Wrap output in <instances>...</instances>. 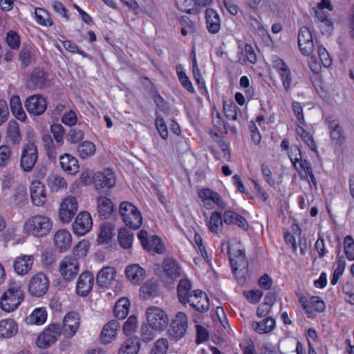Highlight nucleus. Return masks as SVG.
Instances as JSON below:
<instances>
[{
    "mask_svg": "<svg viewBox=\"0 0 354 354\" xmlns=\"http://www.w3.org/2000/svg\"><path fill=\"white\" fill-rule=\"evenodd\" d=\"M138 319L136 315H131L124 322L123 326V332L125 335H129L132 334L137 328Z\"/></svg>",
    "mask_w": 354,
    "mask_h": 354,
    "instance_id": "13d9d810",
    "label": "nucleus"
},
{
    "mask_svg": "<svg viewBox=\"0 0 354 354\" xmlns=\"http://www.w3.org/2000/svg\"><path fill=\"white\" fill-rule=\"evenodd\" d=\"M167 340L160 339L156 342L151 354H165L167 353Z\"/></svg>",
    "mask_w": 354,
    "mask_h": 354,
    "instance_id": "69168bd1",
    "label": "nucleus"
},
{
    "mask_svg": "<svg viewBox=\"0 0 354 354\" xmlns=\"http://www.w3.org/2000/svg\"><path fill=\"white\" fill-rule=\"evenodd\" d=\"M48 287V279L43 272H38L32 276L28 283V290L35 297H41L45 295Z\"/></svg>",
    "mask_w": 354,
    "mask_h": 354,
    "instance_id": "1a4fd4ad",
    "label": "nucleus"
},
{
    "mask_svg": "<svg viewBox=\"0 0 354 354\" xmlns=\"http://www.w3.org/2000/svg\"><path fill=\"white\" fill-rule=\"evenodd\" d=\"M297 149L299 151V157H295V158H292L291 156H290L291 162L299 172L304 171L306 178L309 176L311 182L315 186H316L317 180L313 174L310 162L306 159H302L300 149L297 147Z\"/></svg>",
    "mask_w": 354,
    "mask_h": 354,
    "instance_id": "5701e85b",
    "label": "nucleus"
},
{
    "mask_svg": "<svg viewBox=\"0 0 354 354\" xmlns=\"http://www.w3.org/2000/svg\"><path fill=\"white\" fill-rule=\"evenodd\" d=\"M178 80L180 82L182 86L189 93H194L195 92L192 83L189 77L186 75L184 71L178 72Z\"/></svg>",
    "mask_w": 354,
    "mask_h": 354,
    "instance_id": "338daca9",
    "label": "nucleus"
},
{
    "mask_svg": "<svg viewBox=\"0 0 354 354\" xmlns=\"http://www.w3.org/2000/svg\"><path fill=\"white\" fill-rule=\"evenodd\" d=\"M84 132L77 129H71L66 135V140L71 143H77L84 138Z\"/></svg>",
    "mask_w": 354,
    "mask_h": 354,
    "instance_id": "e2e57ef3",
    "label": "nucleus"
},
{
    "mask_svg": "<svg viewBox=\"0 0 354 354\" xmlns=\"http://www.w3.org/2000/svg\"><path fill=\"white\" fill-rule=\"evenodd\" d=\"M23 299V291L19 288L12 287L2 295L0 306L3 310L12 312L19 307Z\"/></svg>",
    "mask_w": 354,
    "mask_h": 354,
    "instance_id": "39448f33",
    "label": "nucleus"
},
{
    "mask_svg": "<svg viewBox=\"0 0 354 354\" xmlns=\"http://www.w3.org/2000/svg\"><path fill=\"white\" fill-rule=\"evenodd\" d=\"M97 212L102 219L109 218L114 211L111 200L106 196H99L97 198Z\"/></svg>",
    "mask_w": 354,
    "mask_h": 354,
    "instance_id": "c756f323",
    "label": "nucleus"
},
{
    "mask_svg": "<svg viewBox=\"0 0 354 354\" xmlns=\"http://www.w3.org/2000/svg\"><path fill=\"white\" fill-rule=\"evenodd\" d=\"M5 41L12 50H17L20 46V36L14 30H10L7 32Z\"/></svg>",
    "mask_w": 354,
    "mask_h": 354,
    "instance_id": "09e8293b",
    "label": "nucleus"
},
{
    "mask_svg": "<svg viewBox=\"0 0 354 354\" xmlns=\"http://www.w3.org/2000/svg\"><path fill=\"white\" fill-rule=\"evenodd\" d=\"M130 302L127 298L120 299L114 306V315L119 319H124L128 315Z\"/></svg>",
    "mask_w": 354,
    "mask_h": 354,
    "instance_id": "58836bf2",
    "label": "nucleus"
},
{
    "mask_svg": "<svg viewBox=\"0 0 354 354\" xmlns=\"http://www.w3.org/2000/svg\"><path fill=\"white\" fill-rule=\"evenodd\" d=\"M30 197L35 206H42L46 201L45 186L39 180H34L30 186Z\"/></svg>",
    "mask_w": 354,
    "mask_h": 354,
    "instance_id": "412c9836",
    "label": "nucleus"
},
{
    "mask_svg": "<svg viewBox=\"0 0 354 354\" xmlns=\"http://www.w3.org/2000/svg\"><path fill=\"white\" fill-rule=\"evenodd\" d=\"M140 295L144 299L156 297L157 295V285L153 280H148L143 286H141Z\"/></svg>",
    "mask_w": 354,
    "mask_h": 354,
    "instance_id": "79ce46f5",
    "label": "nucleus"
},
{
    "mask_svg": "<svg viewBox=\"0 0 354 354\" xmlns=\"http://www.w3.org/2000/svg\"><path fill=\"white\" fill-rule=\"evenodd\" d=\"M53 227L51 219L44 215H35L30 217L24 225V230L30 235L43 237L50 233Z\"/></svg>",
    "mask_w": 354,
    "mask_h": 354,
    "instance_id": "f257e3e1",
    "label": "nucleus"
},
{
    "mask_svg": "<svg viewBox=\"0 0 354 354\" xmlns=\"http://www.w3.org/2000/svg\"><path fill=\"white\" fill-rule=\"evenodd\" d=\"M60 207L67 209L71 213H76L78 207L77 199L73 196L67 197L61 203Z\"/></svg>",
    "mask_w": 354,
    "mask_h": 354,
    "instance_id": "680f3d73",
    "label": "nucleus"
},
{
    "mask_svg": "<svg viewBox=\"0 0 354 354\" xmlns=\"http://www.w3.org/2000/svg\"><path fill=\"white\" fill-rule=\"evenodd\" d=\"M197 312L203 313L209 309V301L207 295L201 290H193V295L189 296L186 301Z\"/></svg>",
    "mask_w": 354,
    "mask_h": 354,
    "instance_id": "2eb2a0df",
    "label": "nucleus"
},
{
    "mask_svg": "<svg viewBox=\"0 0 354 354\" xmlns=\"http://www.w3.org/2000/svg\"><path fill=\"white\" fill-rule=\"evenodd\" d=\"M156 273L160 276L165 287L173 288L177 279V261L173 257H165L162 263V269L157 268Z\"/></svg>",
    "mask_w": 354,
    "mask_h": 354,
    "instance_id": "7ed1b4c3",
    "label": "nucleus"
},
{
    "mask_svg": "<svg viewBox=\"0 0 354 354\" xmlns=\"http://www.w3.org/2000/svg\"><path fill=\"white\" fill-rule=\"evenodd\" d=\"M93 275L88 271L82 272L77 280L76 292L78 295L86 297L92 290L93 286Z\"/></svg>",
    "mask_w": 354,
    "mask_h": 354,
    "instance_id": "aec40b11",
    "label": "nucleus"
},
{
    "mask_svg": "<svg viewBox=\"0 0 354 354\" xmlns=\"http://www.w3.org/2000/svg\"><path fill=\"white\" fill-rule=\"evenodd\" d=\"M25 108L30 114L42 115L47 108V102L41 95H32L25 101Z\"/></svg>",
    "mask_w": 354,
    "mask_h": 354,
    "instance_id": "4468645a",
    "label": "nucleus"
},
{
    "mask_svg": "<svg viewBox=\"0 0 354 354\" xmlns=\"http://www.w3.org/2000/svg\"><path fill=\"white\" fill-rule=\"evenodd\" d=\"M37 22L42 26H51L53 21L46 10L41 8H37L35 10Z\"/></svg>",
    "mask_w": 354,
    "mask_h": 354,
    "instance_id": "de8ad7c7",
    "label": "nucleus"
},
{
    "mask_svg": "<svg viewBox=\"0 0 354 354\" xmlns=\"http://www.w3.org/2000/svg\"><path fill=\"white\" fill-rule=\"evenodd\" d=\"M54 243L59 252H65L71 244V235L65 230H58L54 236Z\"/></svg>",
    "mask_w": 354,
    "mask_h": 354,
    "instance_id": "c85d7f7f",
    "label": "nucleus"
},
{
    "mask_svg": "<svg viewBox=\"0 0 354 354\" xmlns=\"http://www.w3.org/2000/svg\"><path fill=\"white\" fill-rule=\"evenodd\" d=\"M10 106L12 114L21 121L26 119V114L24 112L20 97L18 95H13L10 100Z\"/></svg>",
    "mask_w": 354,
    "mask_h": 354,
    "instance_id": "e433bc0d",
    "label": "nucleus"
},
{
    "mask_svg": "<svg viewBox=\"0 0 354 354\" xmlns=\"http://www.w3.org/2000/svg\"><path fill=\"white\" fill-rule=\"evenodd\" d=\"M46 183L51 192H57L61 189H66L67 187L65 179L57 174L49 175L47 178Z\"/></svg>",
    "mask_w": 354,
    "mask_h": 354,
    "instance_id": "c9c22d12",
    "label": "nucleus"
},
{
    "mask_svg": "<svg viewBox=\"0 0 354 354\" xmlns=\"http://www.w3.org/2000/svg\"><path fill=\"white\" fill-rule=\"evenodd\" d=\"M59 272L65 281L73 280L79 272V263L76 257L67 256L59 263Z\"/></svg>",
    "mask_w": 354,
    "mask_h": 354,
    "instance_id": "9d476101",
    "label": "nucleus"
},
{
    "mask_svg": "<svg viewBox=\"0 0 354 354\" xmlns=\"http://www.w3.org/2000/svg\"><path fill=\"white\" fill-rule=\"evenodd\" d=\"M273 67L279 73L284 89L286 91H288L290 88L292 81L291 72L288 66L281 59L277 58L273 62Z\"/></svg>",
    "mask_w": 354,
    "mask_h": 354,
    "instance_id": "4be33fe9",
    "label": "nucleus"
},
{
    "mask_svg": "<svg viewBox=\"0 0 354 354\" xmlns=\"http://www.w3.org/2000/svg\"><path fill=\"white\" fill-rule=\"evenodd\" d=\"M92 225L90 214L87 212H82L77 216L73 224V230L75 234L83 236L91 230Z\"/></svg>",
    "mask_w": 354,
    "mask_h": 354,
    "instance_id": "a211bd4d",
    "label": "nucleus"
},
{
    "mask_svg": "<svg viewBox=\"0 0 354 354\" xmlns=\"http://www.w3.org/2000/svg\"><path fill=\"white\" fill-rule=\"evenodd\" d=\"M296 132L312 151H317V146L314 139L308 131H306L302 127L298 126L296 128Z\"/></svg>",
    "mask_w": 354,
    "mask_h": 354,
    "instance_id": "a18cd8bd",
    "label": "nucleus"
},
{
    "mask_svg": "<svg viewBox=\"0 0 354 354\" xmlns=\"http://www.w3.org/2000/svg\"><path fill=\"white\" fill-rule=\"evenodd\" d=\"M146 317L149 326L156 330H164L169 324L167 315L158 307H149L146 311Z\"/></svg>",
    "mask_w": 354,
    "mask_h": 354,
    "instance_id": "423d86ee",
    "label": "nucleus"
},
{
    "mask_svg": "<svg viewBox=\"0 0 354 354\" xmlns=\"http://www.w3.org/2000/svg\"><path fill=\"white\" fill-rule=\"evenodd\" d=\"M149 324L142 326L140 334L143 342H150L155 338V333Z\"/></svg>",
    "mask_w": 354,
    "mask_h": 354,
    "instance_id": "774afa93",
    "label": "nucleus"
},
{
    "mask_svg": "<svg viewBox=\"0 0 354 354\" xmlns=\"http://www.w3.org/2000/svg\"><path fill=\"white\" fill-rule=\"evenodd\" d=\"M237 106L236 104L232 101L223 102V111L225 117L232 120H236L237 119Z\"/></svg>",
    "mask_w": 354,
    "mask_h": 354,
    "instance_id": "603ef678",
    "label": "nucleus"
},
{
    "mask_svg": "<svg viewBox=\"0 0 354 354\" xmlns=\"http://www.w3.org/2000/svg\"><path fill=\"white\" fill-rule=\"evenodd\" d=\"M59 164L63 171L69 174H75L79 171L77 160L69 153L60 156Z\"/></svg>",
    "mask_w": 354,
    "mask_h": 354,
    "instance_id": "2f4dec72",
    "label": "nucleus"
},
{
    "mask_svg": "<svg viewBox=\"0 0 354 354\" xmlns=\"http://www.w3.org/2000/svg\"><path fill=\"white\" fill-rule=\"evenodd\" d=\"M50 80L48 73L41 68L34 69L26 83V86L30 90L42 89L49 85Z\"/></svg>",
    "mask_w": 354,
    "mask_h": 354,
    "instance_id": "f8f14e48",
    "label": "nucleus"
},
{
    "mask_svg": "<svg viewBox=\"0 0 354 354\" xmlns=\"http://www.w3.org/2000/svg\"><path fill=\"white\" fill-rule=\"evenodd\" d=\"M140 347V339L130 337L120 346L118 354H138Z\"/></svg>",
    "mask_w": 354,
    "mask_h": 354,
    "instance_id": "f704fd0d",
    "label": "nucleus"
},
{
    "mask_svg": "<svg viewBox=\"0 0 354 354\" xmlns=\"http://www.w3.org/2000/svg\"><path fill=\"white\" fill-rule=\"evenodd\" d=\"M95 152V145L90 141L82 142L77 147V153L81 158L86 159L93 156Z\"/></svg>",
    "mask_w": 354,
    "mask_h": 354,
    "instance_id": "37998d69",
    "label": "nucleus"
},
{
    "mask_svg": "<svg viewBox=\"0 0 354 354\" xmlns=\"http://www.w3.org/2000/svg\"><path fill=\"white\" fill-rule=\"evenodd\" d=\"M223 221L227 225H236L243 230L247 231L249 228L248 221L239 214L233 211H225L223 214Z\"/></svg>",
    "mask_w": 354,
    "mask_h": 354,
    "instance_id": "cd10ccee",
    "label": "nucleus"
},
{
    "mask_svg": "<svg viewBox=\"0 0 354 354\" xmlns=\"http://www.w3.org/2000/svg\"><path fill=\"white\" fill-rule=\"evenodd\" d=\"M80 320V315L76 312H70L66 314L61 326L62 333L66 337H72L79 329Z\"/></svg>",
    "mask_w": 354,
    "mask_h": 354,
    "instance_id": "ddd939ff",
    "label": "nucleus"
},
{
    "mask_svg": "<svg viewBox=\"0 0 354 354\" xmlns=\"http://www.w3.org/2000/svg\"><path fill=\"white\" fill-rule=\"evenodd\" d=\"M46 317L47 313L44 308H37L31 314L30 320L34 324L41 325L46 322Z\"/></svg>",
    "mask_w": 354,
    "mask_h": 354,
    "instance_id": "3c124183",
    "label": "nucleus"
},
{
    "mask_svg": "<svg viewBox=\"0 0 354 354\" xmlns=\"http://www.w3.org/2000/svg\"><path fill=\"white\" fill-rule=\"evenodd\" d=\"M38 159L37 147L33 142L26 144L21 151L20 167L24 172H30L34 168Z\"/></svg>",
    "mask_w": 354,
    "mask_h": 354,
    "instance_id": "0eeeda50",
    "label": "nucleus"
},
{
    "mask_svg": "<svg viewBox=\"0 0 354 354\" xmlns=\"http://www.w3.org/2000/svg\"><path fill=\"white\" fill-rule=\"evenodd\" d=\"M89 243L86 240L80 241L73 248V254L78 258L84 257L88 252L89 248Z\"/></svg>",
    "mask_w": 354,
    "mask_h": 354,
    "instance_id": "6e6d98bb",
    "label": "nucleus"
},
{
    "mask_svg": "<svg viewBox=\"0 0 354 354\" xmlns=\"http://www.w3.org/2000/svg\"><path fill=\"white\" fill-rule=\"evenodd\" d=\"M328 124L332 140L336 144H342L344 140V137L339 122L335 120L328 119Z\"/></svg>",
    "mask_w": 354,
    "mask_h": 354,
    "instance_id": "4c0bfd02",
    "label": "nucleus"
},
{
    "mask_svg": "<svg viewBox=\"0 0 354 354\" xmlns=\"http://www.w3.org/2000/svg\"><path fill=\"white\" fill-rule=\"evenodd\" d=\"M7 137L12 144H18L21 140L19 124L15 121H10L7 127Z\"/></svg>",
    "mask_w": 354,
    "mask_h": 354,
    "instance_id": "ea45409f",
    "label": "nucleus"
},
{
    "mask_svg": "<svg viewBox=\"0 0 354 354\" xmlns=\"http://www.w3.org/2000/svg\"><path fill=\"white\" fill-rule=\"evenodd\" d=\"M61 334V325L52 324L38 336L36 344L41 348H46L54 344Z\"/></svg>",
    "mask_w": 354,
    "mask_h": 354,
    "instance_id": "6e6552de",
    "label": "nucleus"
},
{
    "mask_svg": "<svg viewBox=\"0 0 354 354\" xmlns=\"http://www.w3.org/2000/svg\"><path fill=\"white\" fill-rule=\"evenodd\" d=\"M127 277L133 284H140L145 278V270L138 264L128 266L125 270Z\"/></svg>",
    "mask_w": 354,
    "mask_h": 354,
    "instance_id": "7c9ffc66",
    "label": "nucleus"
},
{
    "mask_svg": "<svg viewBox=\"0 0 354 354\" xmlns=\"http://www.w3.org/2000/svg\"><path fill=\"white\" fill-rule=\"evenodd\" d=\"M113 227L111 225H104L101 227V232L99 236V243H109L113 236Z\"/></svg>",
    "mask_w": 354,
    "mask_h": 354,
    "instance_id": "864d4df0",
    "label": "nucleus"
},
{
    "mask_svg": "<svg viewBox=\"0 0 354 354\" xmlns=\"http://www.w3.org/2000/svg\"><path fill=\"white\" fill-rule=\"evenodd\" d=\"M115 269L113 267H104L97 274L96 281L97 285L101 288L109 287L115 279Z\"/></svg>",
    "mask_w": 354,
    "mask_h": 354,
    "instance_id": "a878e982",
    "label": "nucleus"
},
{
    "mask_svg": "<svg viewBox=\"0 0 354 354\" xmlns=\"http://www.w3.org/2000/svg\"><path fill=\"white\" fill-rule=\"evenodd\" d=\"M18 326L12 319H5L0 321V337L9 338L17 334Z\"/></svg>",
    "mask_w": 354,
    "mask_h": 354,
    "instance_id": "473e14b6",
    "label": "nucleus"
},
{
    "mask_svg": "<svg viewBox=\"0 0 354 354\" xmlns=\"http://www.w3.org/2000/svg\"><path fill=\"white\" fill-rule=\"evenodd\" d=\"M32 48L29 45H24L19 53V59L22 67L29 66L32 62Z\"/></svg>",
    "mask_w": 354,
    "mask_h": 354,
    "instance_id": "49530a36",
    "label": "nucleus"
},
{
    "mask_svg": "<svg viewBox=\"0 0 354 354\" xmlns=\"http://www.w3.org/2000/svg\"><path fill=\"white\" fill-rule=\"evenodd\" d=\"M198 197L202 200L204 207L207 209H212L214 205L223 207L224 203L221 196L216 192L209 188H204L198 192Z\"/></svg>",
    "mask_w": 354,
    "mask_h": 354,
    "instance_id": "f3484780",
    "label": "nucleus"
},
{
    "mask_svg": "<svg viewBox=\"0 0 354 354\" xmlns=\"http://www.w3.org/2000/svg\"><path fill=\"white\" fill-rule=\"evenodd\" d=\"M226 248L234 275L239 283H243L248 272V261L245 252L237 249L232 252L229 243H226Z\"/></svg>",
    "mask_w": 354,
    "mask_h": 354,
    "instance_id": "f03ea898",
    "label": "nucleus"
},
{
    "mask_svg": "<svg viewBox=\"0 0 354 354\" xmlns=\"http://www.w3.org/2000/svg\"><path fill=\"white\" fill-rule=\"evenodd\" d=\"M12 150L6 145L0 146V167H6L10 160Z\"/></svg>",
    "mask_w": 354,
    "mask_h": 354,
    "instance_id": "4d7b16f0",
    "label": "nucleus"
},
{
    "mask_svg": "<svg viewBox=\"0 0 354 354\" xmlns=\"http://www.w3.org/2000/svg\"><path fill=\"white\" fill-rule=\"evenodd\" d=\"M298 46L301 53L310 55L314 49V43L310 31L306 26H302L298 32Z\"/></svg>",
    "mask_w": 354,
    "mask_h": 354,
    "instance_id": "dca6fc26",
    "label": "nucleus"
},
{
    "mask_svg": "<svg viewBox=\"0 0 354 354\" xmlns=\"http://www.w3.org/2000/svg\"><path fill=\"white\" fill-rule=\"evenodd\" d=\"M223 218L221 212H214L212 214L209 221V230L213 233H218L223 226Z\"/></svg>",
    "mask_w": 354,
    "mask_h": 354,
    "instance_id": "c03bdc74",
    "label": "nucleus"
},
{
    "mask_svg": "<svg viewBox=\"0 0 354 354\" xmlns=\"http://www.w3.org/2000/svg\"><path fill=\"white\" fill-rule=\"evenodd\" d=\"M188 319L187 315L181 312H178V339L183 337L187 328Z\"/></svg>",
    "mask_w": 354,
    "mask_h": 354,
    "instance_id": "0e129e2a",
    "label": "nucleus"
},
{
    "mask_svg": "<svg viewBox=\"0 0 354 354\" xmlns=\"http://www.w3.org/2000/svg\"><path fill=\"white\" fill-rule=\"evenodd\" d=\"M192 283L187 277L182 278L178 281V301L185 305L189 296L193 295Z\"/></svg>",
    "mask_w": 354,
    "mask_h": 354,
    "instance_id": "72a5a7b5",
    "label": "nucleus"
},
{
    "mask_svg": "<svg viewBox=\"0 0 354 354\" xmlns=\"http://www.w3.org/2000/svg\"><path fill=\"white\" fill-rule=\"evenodd\" d=\"M34 262L32 255H21L15 259L14 262V269L17 274L24 275L27 274L32 268Z\"/></svg>",
    "mask_w": 354,
    "mask_h": 354,
    "instance_id": "393cba45",
    "label": "nucleus"
},
{
    "mask_svg": "<svg viewBox=\"0 0 354 354\" xmlns=\"http://www.w3.org/2000/svg\"><path fill=\"white\" fill-rule=\"evenodd\" d=\"M193 75L195 81L198 84V89L200 90V92L203 94L207 92L205 81L201 74V71L199 68L197 66L196 60V59L193 61Z\"/></svg>",
    "mask_w": 354,
    "mask_h": 354,
    "instance_id": "8fccbe9b",
    "label": "nucleus"
},
{
    "mask_svg": "<svg viewBox=\"0 0 354 354\" xmlns=\"http://www.w3.org/2000/svg\"><path fill=\"white\" fill-rule=\"evenodd\" d=\"M138 238L145 250L157 254L164 252L165 246L158 236L152 235L149 237L146 231L141 230L138 233Z\"/></svg>",
    "mask_w": 354,
    "mask_h": 354,
    "instance_id": "9b49d317",
    "label": "nucleus"
},
{
    "mask_svg": "<svg viewBox=\"0 0 354 354\" xmlns=\"http://www.w3.org/2000/svg\"><path fill=\"white\" fill-rule=\"evenodd\" d=\"M120 214L126 225L137 230L142 223V217L139 209L132 203L124 201L120 205Z\"/></svg>",
    "mask_w": 354,
    "mask_h": 354,
    "instance_id": "20e7f679",
    "label": "nucleus"
},
{
    "mask_svg": "<svg viewBox=\"0 0 354 354\" xmlns=\"http://www.w3.org/2000/svg\"><path fill=\"white\" fill-rule=\"evenodd\" d=\"M344 250L347 259L354 261V241L351 236L344 238Z\"/></svg>",
    "mask_w": 354,
    "mask_h": 354,
    "instance_id": "bf43d9fd",
    "label": "nucleus"
},
{
    "mask_svg": "<svg viewBox=\"0 0 354 354\" xmlns=\"http://www.w3.org/2000/svg\"><path fill=\"white\" fill-rule=\"evenodd\" d=\"M93 180L97 190L102 188H111L115 184L114 174L109 169H105L103 172L96 173L93 176Z\"/></svg>",
    "mask_w": 354,
    "mask_h": 354,
    "instance_id": "6ab92c4d",
    "label": "nucleus"
},
{
    "mask_svg": "<svg viewBox=\"0 0 354 354\" xmlns=\"http://www.w3.org/2000/svg\"><path fill=\"white\" fill-rule=\"evenodd\" d=\"M50 132L53 135L54 139L57 145H62L63 144V137L64 135V129L60 124H53L50 126Z\"/></svg>",
    "mask_w": 354,
    "mask_h": 354,
    "instance_id": "5fc2aeb1",
    "label": "nucleus"
},
{
    "mask_svg": "<svg viewBox=\"0 0 354 354\" xmlns=\"http://www.w3.org/2000/svg\"><path fill=\"white\" fill-rule=\"evenodd\" d=\"M342 291L348 295L346 301L352 305H354V282L353 281H348L342 288Z\"/></svg>",
    "mask_w": 354,
    "mask_h": 354,
    "instance_id": "052dcab7",
    "label": "nucleus"
},
{
    "mask_svg": "<svg viewBox=\"0 0 354 354\" xmlns=\"http://www.w3.org/2000/svg\"><path fill=\"white\" fill-rule=\"evenodd\" d=\"M120 327V323L114 319L111 320L105 324L100 335V341L102 343L104 344L111 343L115 338Z\"/></svg>",
    "mask_w": 354,
    "mask_h": 354,
    "instance_id": "b1692460",
    "label": "nucleus"
},
{
    "mask_svg": "<svg viewBox=\"0 0 354 354\" xmlns=\"http://www.w3.org/2000/svg\"><path fill=\"white\" fill-rule=\"evenodd\" d=\"M118 239L122 248L129 249L132 245L133 234L126 228H122L118 232Z\"/></svg>",
    "mask_w": 354,
    "mask_h": 354,
    "instance_id": "a19ab883",
    "label": "nucleus"
},
{
    "mask_svg": "<svg viewBox=\"0 0 354 354\" xmlns=\"http://www.w3.org/2000/svg\"><path fill=\"white\" fill-rule=\"evenodd\" d=\"M207 29L211 34L217 33L221 28V19L217 12L212 8L205 10Z\"/></svg>",
    "mask_w": 354,
    "mask_h": 354,
    "instance_id": "bb28decb",
    "label": "nucleus"
}]
</instances>
